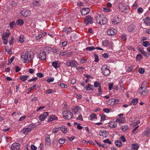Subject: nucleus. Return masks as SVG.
<instances>
[{
	"mask_svg": "<svg viewBox=\"0 0 150 150\" xmlns=\"http://www.w3.org/2000/svg\"><path fill=\"white\" fill-rule=\"evenodd\" d=\"M33 57V52L30 51L23 52L21 54V60L24 63H28L29 61H32Z\"/></svg>",
	"mask_w": 150,
	"mask_h": 150,
	"instance_id": "obj_1",
	"label": "nucleus"
},
{
	"mask_svg": "<svg viewBox=\"0 0 150 150\" xmlns=\"http://www.w3.org/2000/svg\"><path fill=\"white\" fill-rule=\"evenodd\" d=\"M66 64L68 67H71L76 68L78 65V63L75 60H72L71 61L68 60L66 63Z\"/></svg>",
	"mask_w": 150,
	"mask_h": 150,
	"instance_id": "obj_2",
	"label": "nucleus"
},
{
	"mask_svg": "<svg viewBox=\"0 0 150 150\" xmlns=\"http://www.w3.org/2000/svg\"><path fill=\"white\" fill-rule=\"evenodd\" d=\"M119 7L120 10L124 12H127L128 10V7L127 5L125 3H121L119 5Z\"/></svg>",
	"mask_w": 150,
	"mask_h": 150,
	"instance_id": "obj_3",
	"label": "nucleus"
},
{
	"mask_svg": "<svg viewBox=\"0 0 150 150\" xmlns=\"http://www.w3.org/2000/svg\"><path fill=\"white\" fill-rule=\"evenodd\" d=\"M63 116L65 119L70 120L72 118L73 114L71 112L69 111H67L63 112Z\"/></svg>",
	"mask_w": 150,
	"mask_h": 150,
	"instance_id": "obj_4",
	"label": "nucleus"
},
{
	"mask_svg": "<svg viewBox=\"0 0 150 150\" xmlns=\"http://www.w3.org/2000/svg\"><path fill=\"white\" fill-rule=\"evenodd\" d=\"M101 70L103 74L105 76H107L110 74V70L107 68V66L105 65L102 66Z\"/></svg>",
	"mask_w": 150,
	"mask_h": 150,
	"instance_id": "obj_5",
	"label": "nucleus"
},
{
	"mask_svg": "<svg viewBox=\"0 0 150 150\" xmlns=\"http://www.w3.org/2000/svg\"><path fill=\"white\" fill-rule=\"evenodd\" d=\"M117 33V30L114 28L108 29L107 31V34L108 35L110 36L116 35Z\"/></svg>",
	"mask_w": 150,
	"mask_h": 150,
	"instance_id": "obj_6",
	"label": "nucleus"
},
{
	"mask_svg": "<svg viewBox=\"0 0 150 150\" xmlns=\"http://www.w3.org/2000/svg\"><path fill=\"white\" fill-rule=\"evenodd\" d=\"M49 115V113L47 112H45L40 115L39 117L40 120L43 121Z\"/></svg>",
	"mask_w": 150,
	"mask_h": 150,
	"instance_id": "obj_7",
	"label": "nucleus"
},
{
	"mask_svg": "<svg viewBox=\"0 0 150 150\" xmlns=\"http://www.w3.org/2000/svg\"><path fill=\"white\" fill-rule=\"evenodd\" d=\"M38 56L39 59L44 60L46 58V54L44 52L41 51L38 54Z\"/></svg>",
	"mask_w": 150,
	"mask_h": 150,
	"instance_id": "obj_8",
	"label": "nucleus"
},
{
	"mask_svg": "<svg viewBox=\"0 0 150 150\" xmlns=\"http://www.w3.org/2000/svg\"><path fill=\"white\" fill-rule=\"evenodd\" d=\"M85 21L86 23V25L88 24H92L93 23V18L89 16H86Z\"/></svg>",
	"mask_w": 150,
	"mask_h": 150,
	"instance_id": "obj_9",
	"label": "nucleus"
},
{
	"mask_svg": "<svg viewBox=\"0 0 150 150\" xmlns=\"http://www.w3.org/2000/svg\"><path fill=\"white\" fill-rule=\"evenodd\" d=\"M99 135L100 136L103 137H107L108 134V132L105 130H102L99 132Z\"/></svg>",
	"mask_w": 150,
	"mask_h": 150,
	"instance_id": "obj_10",
	"label": "nucleus"
},
{
	"mask_svg": "<svg viewBox=\"0 0 150 150\" xmlns=\"http://www.w3.org/2000/svg\"><path fill=\"white\" fill-rule=\"evenodd\" d=\"M21 13L23 16L25 17H27L30 16V14L31 13V12L29 10H24L21 11Z\"/></svg>",
	"mask_w": 150,
	"mask_h": 150,
	"instance_id": "obj_11",
	"label": "nucleus"
},
{
	"mask_svg": "<svg viewBox=\"0 0 150 150\" xmlns=\"http://www.w3.org/2000/svg\"><path fill=\"white\" fill-rule=\"evenodd\" d=\"M20 148V144L17 143H14L11 146L12 150H19Z\"/></svg>",
	"mask_w": 150,
	"mask_h": 150,
	"instance_id": "obj_12",
	"label": "nucleus"
},
{
	"mask_svg": "<svg viewBox=\"0 0 150 150\" xmlns=\"http://www.w3.org/2000/svg\"><path fill=\"white\" fill-rule=\"evenodd\" d=\"M81 14L83 15H86L90 11V9L87 8H83L81 10Z\"/></svg>",
	"mask_w": 150,
	"mask_h": 150,
	"instance_id": "obj_13",
	"label": "nucleus"
},
{
	"mask_svg": "<svg viewBox=\"0 0 150 150\" xmlns=\"http://www.w3.org/2000/svg\"><path fill=\"white\" fill-rule=\"evenodd\" d=\"M100 18V24L103 25L105 24L106 23L107 21L106 18L104 17L103 15H101Z\"/></svg>",
	"mask_w": 150,
	"mask_h": 150,
	"instance_id": "obj_14",
	"label": "nucleus"
},
{
	"mask_svg": "<svg viewBox=\"0 0 150 150\" xmlns=\"http://www.w3.org/2000/svg\"><path fill=\"white\" fill-rule=\"evenodd\" d=\"M80 107L79 106L73 107L71 108V110L74 114H76L78 112L80 111Z\"/></svg>",
	"mask_w": 150,
	"mask_h": 150,
	"instance_id": "obj_15",
	"label": "nucleus"
},
{
	"mask_svg": "<svg viewBox=\"0 0 150 150\" xmlns=\"http://www.w3.org/2000/svg\"><path fill=\"white\" fill-rule=\"evenodd\" d=\"M117 122L115 121H111L108 123L109 126L112 128H115L117 126Z\"/></svg>",
	"mask_w": 150,
	"mask_h": 150,
	"instance_id": "obj_16",
	"label": "nucleus"
},
{
	"mask_svg": "<svg viewBox=\"0 0 150 150\" xmlns=\"http://www.w3.org/2000/svg\"><path fill=\"white\" fill-rule=\"evenodd\" d=\"M45 145L47 146H49L51 144L50 137L49 135H47L45 137Z\"/></svg>",
	"mask_w": 150,
	"mask_h": 150,
	"instance_id": "obj_17",
	"label": "nucleus"
},
{
	"mask_svg": "<svg viewBox=\"0 0 150 150\" xmlns=\"http://www.w3.org/2000/svg\"><path fill=\"white\" fill-rule=\"evenodd\" d=\"M57 117L55 115H50L47 120V122H49L57 119Z\"/></svg>",
	"mask_w": 150,
	"mask_h": 150,
	"instance_id": "obj_18",
	"label": "nucleus"
},
{
	"mask_svg": "<svg viewBox=\"0 0 150 150\" xmlns=\"http://www.w3.org/2000/svg\"><path fill=\"white\" fill-rule=\"evenodd\" d=\"M125 121V119L124 117H119L116 120V122L120 123H123Z\"/></svg>",
	"mask_w": 150,
	"mask_h": 150,
	"instance_id": "obj_19",
	"label": "nucleus"
},
{
	"mask_svg": "<svg viewBox=\"0 0 150 150\" xmlns=\"http://www.w3.org/2000/svg\"><path fill=\"white\" fill-rule=\"evenodd\" d=\"M138 91L139 92V93L140 94L149 93V91L146 89V88H143V89L141 90H140V89H139L138 90Z\"/></svg>",
	"mask_w": 150,
	"mask_h": 150,
	"instance_id": "obj_20",
	"label": "nucleus"
},
{
	"mask_svg": "<svg viewBox=\"0 0 150 150\" xmlns=\"http://www.w3.org/2000/svg\"><path fill=\"white\" fill-rule=\"evenodd\" d=\"M30 129L27 128H24L21 130V132L24 134H27L28 133L30 132Z\"/></svg>",
	"mask_w": 150,
	"mask_h": 150,
	"instance_id": "obj_21",
	"label": "nucleus"
},
{
	"mask_svg": "<svg viewBox=\"0 0 150 150\" xmlns=\"http://www.w3.org/2000/svg\"><path fill=\"white\" fill-rule=\"evenodd\" d=\"M150 133V129L149 127H147L143 132L144 135L146 136H149Z\"/></svg>",
	"mask_w": 150,
	"mask_h": 150,
	"instance_id": "obj_22",
	"label": "nucleus"
},
{
	"mask_svg": "<svg viewBox=\"0 0 150 150\" xmlns=\"http://www.w3.org/2000/svg\"><path fill=\"white\" fill-rule=\"evenodd\" d=\"M119 18L118 17H114L112 19V23L113 24H116L119 22Z\"/></svg>",
	"mask_w": 150,
	"mask_h": 150,
	"instance_id": "obj_23",
	"label": "nucleus"
},
{
	"mask_svg": "<svg viewBox=\"0 0 150 150\" xmlns=\"http://www.w3.org/2000/svg\"><path fill=\"white\" fill-rule=\"evenodd\" d=\"M138 50L139 51L142 52V54H143L144 56L146 57H148L147 54V53L145 52L144 51L141 47H138Z\"/></svg>",
	"mask_w": 150,
	"mask_h": 150,
	"instance_id": "obj_24",
	"label": "nucleus"
},
{
	"mask_svg": "<svg viewBox=\"0 0 150 150\" xmlns=\"http://www.w3.org/2000/svg\"><path fill=\"white\" fill-rule=\"evenodd\" d=\"M63 31L64 32H66L67 34H68L70 33L71 32H72V30L70 28L65 27L64 28Z\"/></svg>",
	"mask_w": 150,
	"mask_h": 150,
	"instance_id": "obj_25",
	"label": "nucleus"
},
{
	"mask_svg": "<svg viewBox=\"0 0 150 150\" xmlns=\"http://www.w3.org/2000/svg\"><path fill=\"white\" fill-rule=\"evenodd\" d=\"M101 15H97L95 18V20L96 21V22L100 24V18H101Z\"/></svg>",
	"mask_w": 150,
	"mask_h": 150,
	"instance_id": "obj_26",
	"label": "nucleus"
},
{
	"mask_svg": "<svg viewBox=\"0 0 150 150\" xmlns=\"http://www.w3.org/2000/svg\"><path fill=\"white\" fill-rule=\"evenodd\" d=\"M61 130L64 134H66L67 132V129L65 126H62L60 128Z\"/></svg>",
	"mask_w": 150,
	"mask_h": 150,
	"instance_id": "obj_27",
	"label": "nucleus"
},
{
	"mask_svg": "<svg viewBox=\"0 0 150 150\" xmlns=\"http://www.w3.org/2000/svg\"><path fill=\"white\" fill-rule=\"evenodd\" d=\"M86 90L89 91L91 90H93L94 88L93 85L88 84V86L86 87Z\"/></svg>",
	"mask_w": 150,
	"mask_h": 150,
	"instance_id": "obj_28",
	"label": "nucleus"
},
{
	"mask_svg": "<svg viewBox=\"0 0 150 150\" xmlns=\"http://www.w3.org/2000/svg\"><path fill=\"white\" fill-rule=\"evenodd\" d=\"M89 118V119L91 120H94L95 119L97 118L96 117V115L94 114H91L90 115Z\"/></svg>",
	"mask_w": 150,
	"mask_h": 150,
	"instance_id": "obj_29",
	"label": "nucleus"
},
{
	"mask_svg": "<svg viewBox=\"0 0 150 150\" xmlns=\"http://www.w3.org/2000/svg\"><path fill=\"white\" fill-rule=\"evenodd\" d=\"M28 76H21L19 78V79L22 81H25L27 79Z\"/></svg>",
	"mask_w": 150,
	"mask_h": 150,
	"instance_id": "obj_30",
	"label": "nucleus"
},
{
	"mask_svg": "<svg viewBox=\"0 0 150 150\" xmlns=\"http://www.w3.org/2000/svg\"><path fill=\"white\" fill-rule=\"evenodd\" d=\"M10 35V33H4L2 35V39H7L8 38L9 36Z\"/></svg>",
	"mask_w": 150,
	"mask_h": 150,
	"instance_id": "obj_31",
	"label": "nucleus"
},
{
	"mask_svg": "<svg viewBox=\"0 0 150 150\" xmlns=\"http://www.w3.org/2000/svg\"><path fill=\"white\" fill-rule=\"evenodd\" d=\"M147 85V83L146 82L144 81V82L142 84L140 88V90H141L142 89H143V88H146Z\"/></svg>",
	"mask_w": 150,
	"mask_h": 150,
	"instance_id": "obj_32",
	"label": "nucleus"
},
{
	"mask_svg": "<svg viewBox=\"0 0 150 150\" xmlns=\"http://www.w3.org/2000/svg\"><path fill=\"white\" fill-rule=\"evenodd\" d=\"M35 127V124H31L29 125L28 126L29 129H30V131Z\"/></svg>",
	"mask_w": 150,
	"mask_h": 150,
	"instance_id": "obj_33",
	"label": "nucleus"
},
{
	"mask_svg": "<svg viewBox=\"0 0 150 150\" xmlns=\"http://www.w3.org/2000/svg\"><path fill=\"white\" fill-rule=\"evenodd\" d=\"M139 147L138 144H134L132 145V147L134 149H137L139 148Z\"/></svg>",
	"mask_w": 150,
	"mask_h": 150,
	"instance_id": "obj_34",
	"label": "nucleus"
},
{
	"mask_svg": "<svg viewBox=\"0 0 150 150\" xmlns=\"http://www.w3.org/2000/svg\"><path fill=\"white\" fill-rule=\"evenodd\" d=\"M144 23L147 25L150 24V19L149 18L147 17L144 20Z\"/></svg>",
	"mask_w": 150,
	"mask_h": 150,
	"instance_id": "obj_35",
	"label": "nucleus"
},
{
	"mask_svg": "<svg viewBox=\"0 0 150 150\" xmlns=\"http://www.w3.org/2000/svg\"><path fill=\"white\" fill-rule=\"evenodd\" d=\"M25 38H24L23 35H21L19 37V40L20 42L22 43L24 42Z\"/></svg>",
	"mask_w": 150,
	"mask_h": 150,
	"instance_id": "obj_36",
	"label": "nucleus"
},
{
	"mask_svg": "<svg viewBox=\"0 0 150 150\" xmlns=\"http://www.w3.org/2000/svg\"><path fill=\"white\" fill-rule=\"evenodd\" d=\"M128 128V126L127 125H123L121 127V129L123 132L125 131Z\"/></svg>",
	"mask_w": 150,
	"mask_h": 150,
	"instance_id": "obj_37",
	"label": "nucleus"
},
{
	"mask_svg": "<svg viewBox=\"0 0 150 150\" xmlns=\"http://www.w3.org/2000/svg\"><path fill=\"white\" fill-rule=\"evenodd\" d=\"M115 144L116 146L118 147H120L122 145V143L120 141H116L115 142Z\"/></svg>",
	"mask_w": 150,
	"mask_h": 150,
	"instance_id": "obj_38",
	"label": "nucleus"
},
{
	"mask_svg": "<svg viewBox=\"0 0 150 150\" xmlns=\"http://www.w3.org/2000/svg\"><path fill=\"white\" fill-rule=\"evenodd\" d=\"M52 65L56 69L58 67L59 65L58 64L57 62H54L52 63Z\"/></svg>",
	"mask_w": 150,
	"mask_h": 150,
	"instance_id": "obj_39",
	"label": "nucleus"
},
{
	"mask_svg": "<svg viewBox=\"0 0 150 150\" xmlns=\"http://www.w3.org/2000/svg\"><path fill=\"white\" fill-rule=\"evenodd\" d=\"M103 45V46H107L109 44V41L108 40H105L102 42Z\"/></svg>",
	"mask_w": 150,
	"mask_h": 150,
	"instance_id": "obj_40",
	"label": "nucleus"
},
{
	"mask_svg": "<svg viewBox=\"0 0 150 150\" xmlns=\"http://www.w3.org/2000/svg\"><path fill=\"white\" fill-rule=\"evenodd\" d=\"M138 100V99L137 98L132 99V103L133 105H134L137 103Z\"/></svg>",
	"mask_w": 150,
	"mask_h": 150,
	"instance_id": "obj_41",
	"label": "nucleus"
},
{
	"mask_svg": "<svg viewBox=\"0 0 150 150\" xmlns=\"http://www.w3.org/2000/svg\"><path fill=\"white\" fill-rule=\"evenodd\" d=\"M16 23H17V24L19 25H22L23 24L24 21L22 20L19 19L18 20Z\"/></svg>",
	"mask_w": 150,
	"mask_h": 150,
	"instance_id": "obj_42",
	"label": "nucleus"
},
{
	"mask_svg": "<svg viewBox=\"0 0 150 150\" xmlns=\"http://www.w3.org/2000/svg\"><path fill=\"white\" fill-rule=\"evenodd\" d=\"M139 126H138L136 127L133 130L132 133L134 134H137L138 131V129H137V128L139 127Z\"/></svg>",
	"mask_w": 150,
	"mask_h": 150,
	"instance_id": "obj_43",
	"label": "nucleus"
},
{
	"mask_svg": "<svg viewBox=\"0 0 150 150\" xmlns=\"http://www.w3.org/2000/svg\"><path fill=\"white\" fill-rule=\"evenodd\" d=\"M57 85L62 88H66L67 87V86L63 83H58Z\"/></svg>",
	"mask_w": 150,
	"mask_h": 150,
	"instance_id": "obj_44",
	"label": "nucleus"
},
{
	"mask_svg": "<svg viewBox=\"0 0 150 150\" xmlns=\"http://www.w3.org/2000/svg\"><path fill=\"white\" fill-rule=\"evenodd\" d=\"M95 49V48L93 46H91L89 47H87L86 48V50H87L89 51H91L92 50H93V49Z\"/></svg>",
	"mask_w": 150,
	"mask_h": 150,
	"instance_id": "obj_45",
	"label": "nucleus"
},
{
	"mask_svg": "<svg viewBox=\"0 0 150 150\" xmlns=\"http://www.w3.org/2000/svg\"><path fill=\"white\" fill-rule=\"evenodd\" d=\"M95 57V59L94 61L95 62H98V55L96 54H95L94 55Z\"/></svg>",
	"mask_w": 150,
	"mask_h": 150,
	"instance_id": "obj_46",
	"label": "nucleus"
},
{
	"mask_svg": "<svg viewBox=\"0 0 150 150\" xmlns=\"http://www.w3.org/2000/svg\"><path fill=\"white\" fill-rule=\"evenodd\" d=\"M59 127L54 128L52 131V133L54 134H55L58 131H59Z\"/></svg>",
	"mask_w": 150,
	"mask_h": 150,
	"instance_id": "obj_47",
	"label": "nucleus"
},
{
	"mask_svg": "<svg viewBox=\"0 0 150 150\" xmlns=\"http://www.w3.org/2000/svg\"><path fill=\"white\" fill-rule=\"evenodd\" d=\"M142 45L146 47H147L149 46V42L147 41H145L143 42L142 43Z\"/></svg>",
	"mask_w": 150,
	"mask_h": 150,
	"instance_id": "obj_48",
	"label": "nucleus"
},
{
	"mask_svg": "<svg viewBox=\"0 0 150 150\" xmlns=\"http://www.w3.org/2000/svg\"><path fill=\"white\" fill-rule=\"evenodd\" d=\"M65 142V140L62 138H61L59 139V143L61 144H63Z\"/></svg>",
	"mask_w": 150,
	"mask_h": 150,
	"instance_id": "obj_49",
	"label": "nucleus"
},
{
	"mask_svg": "<svg viewBox=\"0 0 150 150\" xmlns=\"http://www.w3.org/2000/svg\"><path fill=\"white\" fill-rule=\"evenodd\" d=\"M100 116L101 117L100 121H104L105 118V115L103 114H102L100 115Z\"/></svg>",
	"mask_w": 150,
	"mask_h": 150,
	"instance_id": "obj_50",
	"label": "nucleus"
},
{
	"mask_svg": "<svg viewBox=\"0 0 150 150\" xmlns=\"http://www.w3.org/2000/svg\"><path fill=\"white\" fill-rule=\"evenodd\" d=\"M16 23L15 21H12L11 22L10 24V27L11 28H13V26L16 25Z\"/></svg>",
	"mask_w": 150,
	"mask_h": 150,
	"instance_id": "obj_51",
	"label": "nucleus"
},
{
	"mask_svg": "<svg viewBox=\"0 0 150 150\" xmlns=\"http://www.w3.org/2000/svg\"><path fill=\"white\" fill-rule=\"evenodd\" d=\"M103 142H104L105 143H108L109 144H111V142L108 139H107L105 140H103Z\"/></svg>",
	"mask_w": 150,
	"mask_h": 150,
	"instance_id": "obj_52",
	"label": "nucleus"
},
{
	"mask_svg": "<svg viewBox=\"0 0 150 150\" xmlns=\"http://www.w3.org/2000/svg\"><path fill=\"white\" fill-rule=\"evenodd\" d=\"M68 54V52H60L59 54V55H61V56H64V55H67Z\"/></svg>",
	"mask_w": 150,
	"mask_h": 150,
	"instance_id": "obj_53",
	"label": "nucleus"
},
{
	"mask_svg": "<svg viewBox=\"0 0 150 150\" xmlns=\"http://www.w3.org/2000/svg\"><path fill=\"white\" fill-rule=\"evenodd\" d=\"M138 71L139 72L140 74H143L144 72V70L143 68H139Z\"/></svg>",
	"mask_w": 150,
	"mask_h": 150,
	"instance_id": "obj_54",
	"label": "nucleus"
},
{
	"mask_svg": "<svg viewBox=\"0 0 150 150\" xmlns=\"http://www.w3.org/2000/svg\"><path fill=\"white\" fill-rule=\"evenodd\" d=\"M76 119L77 120H79L80 121H83V118L82 115L81 114H80L76 118Z\"/></svg>",
	"mask_w": 150,
	"mask_h": 150,
	"instance_id": "obj_55",
	"label": "nucleus"
},
{
	"mask_svg": "<svg viewBox=\"0 0 150 150\" xmlns=\"http://www.w3.org/2000/svg\"><path fill=\"white\" fill-rule=\"evenodd\" d=\"M54 92V91L51 89H49L46 91L47 94H50L51 93H53Z\"/></svg>",
	"mask_w": 150,
	"mask_h": 150,
	"instance_id": "obj_56",
	"label": "nucleus"
},
{
	"mask_svg": "<svg viewBox=\"0 0 150 150\" xmlns=\"http://www.w3.org/2000/svg\"><path fill=\"white\" fill-rule=\"evenodd\" d=\"M103 111L105 112L108 113L111 111V110L109 108H104Z\"/></svg>",
	"mask_w": 150,
	"mask_h": 150,
	"instance_id": "obj_57",
	"label": "nucleus"
},
{
	"mask_svg": "<svg viewBox=\"0 0 150 150\" xmlns=\"http://www.w3.org/2000/svg\"><path fill=\"white\" fill-rule=\"evenodd\" d=\"M103 10L105 12H109L110 11V9L108 8H103Z\"/></svg>",
	"mask_w": 150,
	"mask_h": 150,
	"instance_id": "obj_58",
	"label": "nucleus"
},
{
	"mask_svg": "<svg viewBox=\"0 0 150 150\" xmlns=\"http://www.w3.org/2000/svg\"><path fill=\"white\" fill-rule=\"evenodd\" d=\"M37 75L38 77L40 78H42L43 77L44 75L41 73H39L37 74Z\"/></svg>",
	"mask_w": 150,
	"mask_h": 150,
	"instance_id": "obj_59",
	"label": "nucleus"
},
{
	"mask_svg": "<svg viewBox=\"0 0 150 150\" xmlns=\"http://www.w3.org/2000/svg\"><path fill=\"white\" fill-rule=\"evenodd\" d=\"M94 85L95 87H97L100 86L99 82L97 81H96L95 82Z\"/></svg>",
	"mask_w": 150,
	"mask_h": 150,
	"instance_id": "obj_60",
	"label": "nucleus"
},
{
	"mask_svg": "<svg viewBox=\"0 0 150 150\" xmlns=\"http://www.w3.org/2000/svg\"><path fill=\"white\" fill-rule=\"evenodd\" d=\"M42 37V35L41 34H40L39 35L37 36L36 38V40H39Z\"/></svg>",
	"mask_w": 150,
	"mask_h": 150,
	"instance_id": "obj_61",
	"label": "nucleus"
},
{
	"mask_svg": "<svg viewBox=\"0 0 150 150\" xmlns=\"http://www.w3.org/2000/svg\"><path fill=\"white\" fill-rule=\"evenodd\" d=\"M143 10L142 8H139L137 10V12L139 13H141L143 11Z\"/></svg>",
	"mask_w": 150,
	"mask_h": 150,
	"instance_id": "obj_62",
	"label": "nucleus"
},
{
	"mask_svg": "<svg viewBox=\"0 0 150 150\" xmlns=\"http://www.w3.org/2000/svg\"><path fill=\"white\" fill-rule=\"evenodd\" d=\"M15 69L16 72H18L21 70V69L17 66H16Z\"/></svg>",
	"mask_w": 150,
	"mask_h": 150,
	"instance_id": "obj_63",
	"label": "nucleus"
},
{
	"mask_svg": "<svg viewBox=\"0 0 150 150\" xmlns=\"http://www.w3.org/2000/svg\"><path fill=\"white\" fill-rule=\"evenodd\" d=\"M31 149L32 150H36L37 147L34 145H31Z\"/></svg>",
	"mask_w": 150,
	"mask_h": 150,
	"instance_id": "obj_64",
	"label": "nucleus"
}]
</instances>
